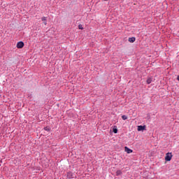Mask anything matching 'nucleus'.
<instances>
[{
  "instance_id": "obj_12",
  "label": "nucleus",
  "mask_w": 179,
  "mask_h": 179,
  "mask_svg": "<svg viewBox=\"0 0 179 179\" xmlns=\"http://www.w3.org/2000/svg\"><path fill=\"white\" fill-rule=\"evenodd\" d=\"M44 129H45V131H50V128L49 127H45Z\"/></svg>"
},
{
  "instance_id": "obj_8",
  "label": "nucleus",
  "mask_w": 179,
  "mask_h": 179,
  "mask_svg": "<svg viewBox=\"0 0 179 179\" xmlns=\"http://www.w3.org/2000/svg\"><path fill=\"white\" fill-rule=\"evenodd\" d=\"M113 132H114V134H117L118 132V129H117V127H115V126L113 128Z\"/></svg>"
},
{
  "instance_id": "obj_9",
  "label": "nucleus",
  "mask_w": 179,
  "mask_h": 179,
  "mask_svg": "<svg viewBox=\"0 0 179 179\" xmlns=\"http://www.w3.org/2000/svg\"><path fill=\"white\" fill-rule=\"evenodd\" d=\"M122 120H128V117H127V115H123L122 116Z\"/></svg>"
},
{
  "instance_id": "obj_7",
  "label": "nucleus",
  "mask_w": 179,
  "mask_h": 179,
  "mask_svg": "<svg viewBox=\"0 0 179 179\" xmlns=\"http://www.w3.org/2000/svg\"><path fill=\"white\" fill-rule=\"evenodd\" d=\"M129 43H135V37L129 38Z\"/></svg>"
},
{
  "instance_id": "obj_13",
  "label": "nucleus",
  "mask_w": 179,
  "mask_h": 179,
  "mask_svg": "<svg viewBox=\"0 0 179 179\" xmlns=\"http://www.w3.org/2000/svg\"><path fill=\"white\" fill-rule=\"evenodd\" d=\"M103 1H108V0H103Z\"/></svg>"
},
{
  "instance_id": "obj_5",
  "label": "nucleus",
  "mask_w": 179,
  "mask_h": 179,
  "mask_svg": "<svg viewBox=\"0 0 179 179\" xmlns=\"http://www.w3.org/2000/svg\"><path fill=\"white\" fill-rule=\"evenodd\" d=\"M42 22H43V24L45 26H47V17H43L41 18Z\"/></svg>"
},
{
  "instance_id": "obj_1",
  "label": "nucleus",
  "mask_w": 179,
  "mask_h": 179,
  "mask_svg": "<svg viewBox=\"0 0 179 179\" xmlns=\"http://www.w3.org/2000/svg\"><path fill=\"white\" fill-rule=\"evenodd\" d=\"M172 157H173V155L171 154V152H167L165 157L166 162H170Z\"/></svg>"
},
{
  "instance_id": "obj_10",
  "label": "nucleus",
  "mask_w": 179,
  "mask_h": 179,
  "mask_svg": "<svg viewBox=\"0 0 179 179\" xmlns=\"http://www.w3.org/2000/svg\"><path fill=\"white\" fill-rule=\"evenodd\" d=\"M121 174H122V172H121V171H117V172H116V175L117 176H120V175H121Z\"/></svg>"
},
{
  "instance_id": "obj_6",
  "label": "nucleus",
  "mask_w": 179,
  "mask_h": 179,
  "mask_svg": "<svg viewBox=\"0 0 179 179\" xmlns=\"http://www.w3.org/2000/svg\"><path fill=\"white\" fill-rule=\"evenodd\" d=\"M145 129V126H138V131H143Z\"/></svg>"
},
{
  "instance_id": "obj_11",
  "label": "nucleus",
  "mask_w": 179,
  "mask_h": 179,
  "mask_svg": "<svg viewBox=\"0 0 179 179\" xmlns=\"http://www.w3.org/2000/svg\"><path fill=\"white\" fill-rule=\"evenodd\" d=\"M78 29H79L80 30H83V26L82 24H79V25H78Z\"/></svg>"
},
{
  "instance_id": "obj_4",
  "label": "nucleus",
  "mask_w": 179,
  "mask_h": 179,
  "mask_svg": "<svg viewBox=\"0 0 179 179\" xmlns=\"http://www.w3.org/2000/svg\"><path fill=\"white\" fill-rule=\"evenodd\" d=\"M153 80V78L152 77H148L146 82L148 85H150L152 83V81Z\"/></svg>"
},
{
  "instance_id": "obj_2",
  "label": "nucleus",
  "mask_w": 179,
  "mask_h": 179,
  "mask_svg": "<svg viewBox=\"0 0 179 179\" xmlns=\"http://www.w3.org/2000/svg\"><path fill=\"white\" fill-rule=\"evenodd\" d=\"M24 43L22 41H20L17 43V48H23Z\"/></svg>"
},
{
  "instance_id": "obj_3",
  "label": "nucleus",
  "mask_w": 179,
  "mask_h": 179,
  "mask_svg": "<svg viewBox=\"0 0 179 179\" xmlns=\"http://www.w3.org/2000/svg\"><path fill=\"white\" fill-rule=\"evenodd\" d=\"M124 152H127L128 154L132 153L134 150L129 149L128 147H124Z\"/></svg>"
}]
</instances>
